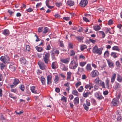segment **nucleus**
Segmentation results:
<instances>
[{
  "mask_svg": "<svg viewBox=\"0 0 122 122\" xmlns=\"http://www.w3.org/2000/svg\"><path fill=\"white\" fill-rule=\"evenodd\" d=\"M103 49L102 47L98 48L97 46L96 45L93 48L92 52L94 54H97L99 55H100L102 53Z\"/></svg>",
  "mask_w": 122,
  "mask_h": 122,
  "instance_id": "1",
  "label": "nucleus"
},
{
  "mask_svg": "<svg viewBox=\"0 0 122 122\" xmlns=\"http://www.w3.org/2000/svg\"><path fill=\"white\" fill-rule=\"evenodd\" d=\"M43 55V59L44 62L46 64H48L50 57L49 52H44Z\"/></svg>",
  "mask_w": 122,
  "mask_h": 122,
  "instance_id": "2",
  "label": "nucleus"
},
{
  "mask_svg": "<svg viewBox=\"0 0 122 122\" xmlns=\"http://www.w3.org/2000/svg\"><path fill=\"white\" fill-rule=\"evenodd\" d=\"M78 63L77 61H76L74 60H71V62L69 65L70 69H74L78 66Z\"/></svg>",
  "mask_w": 122,
  "mask_h": 122,
  "instance_id": "3",
  "label": "nucleus"
},
{
  "mask_svg": "<svg viewBox=\"0 0 122 122\" xmlns=\"http://www.w3.org/2000/svg\"><path fill=\"white\" fill-rule=\"evenodd\" d=\"M43 27H39L38 28V31L39 33L42 32V34L43 35H45L48 32L49 29L46 27H44V29H43Z\"/></svg>",
  "mask_w": 122,
  "mask_h": 122,
  "instance_id": "4",
  "label": "nucleus"
},
{
  "mask_svg": "<svg viewBox=\"0 0 122 122\" xmlns=\"http://www.w3.org/2000/svg\"><path fill=\"white\" fill-rule=\"evenodd\" d=\"M0 60L2 62L5 64L6 63H9L10 62V58L7 55H5L4 56H2L0 58Z\"/></svg>",
  "mask_w": 122,
  "mask_h": 122,
  "instance_id": "5",
  "label": "nucleus"
},
{
  "mask_svg": "<svg viewBox=\"0 0 122 122\" xmlns=\"http://www.w3.org/2000/svg\"><path fill=\"white\" fill-rule=\"evenodd\" d=\"M20 82L19 79L17 78H15L13 79V81L12 85H10V87L12 89L16 86Z\"/></svg>",
  "mask_w": 122,
  "mask_h": 122,
  "instance_id": "6",
  "label": "nucleus"
},
{
  "mask_svg": "<svg viewBox=\"0 0 122 122\" xmlns=\"http://www.w3.org/2000/svg\"><path fill=\"white\" fill-rule=\"evenodd\" d=\"M94 96L97 99L99 100L104 99V97L99 92H95L94 94Z\"/></svg>",
  "mask_w": 122,
  "mask_h": 122,
  "instance_id": "7",
  "label": "nucleus"
},
{
  "mask_svg": "<svg viewBox=\"0 0 122 122\" xmlns=\"http://www.w3.org/2000/svg\"><path fill=\"white\" fill-rule=\"evenodd\" d=\"M98 72L97 70H93L90 73V76L92 77H95L98 76Z\"/></svg>",
  "mask_w": 122,
  "mask_h": 122,
  "instance_id": "8",
  "label": "nucleus"
},
{
  "mask_svg": "<svg viewBox=\"0 0 122 122\" xmlns=\"http://www.w3.org/2000/svg\"><path fill=\"white\" fill-rule=\"evenodd\" d=\"M40 68L42 70H44L46 68V66L44 63L41 62H39L38 63Z\"/></svg>",
  "mask_w": 122,
  "mask_h": 122,
  "instance_id": "9",
  "label": "nucleus"
},
{
  "mask_svg": "<svg viewBox=\"0 0 122 122\" xmlns=\"http://www.w3.org/2000/svg\"><path fill=\"white\" fill-rule=\"evenodd\" d=\"M88 3L87 0H81L80 3V5L81 7H84Z\"/></svg>",
  "mask_w": 122,
  "mask_h": 122,
  "instance_id": "10",
  "label": "nucleus"
},
{
  "mask_svg": "<svg viewBox=\"0 0 122 122\" xmlns=\"http://www.w3.org/2000/svg\"><path fill=\"white\" fill-rule=\"evenodd\" d=\"M52 78V76L50 75H48L47 77V84L50 86L51 85Z\"/></svg>",
  "mask_w": 122,
  "mask_h": 122,
  "instance_id": "11",
  "label": "nucleus"
},
{
  "mask_svg": "<svg viewBox=\"0 0 122 122\" xmlns=\"http://www.w3.org/2000/svg\"><path fill=\"white\" fill-rule=\"evenodd\" d=\"M121 87L120 84L118 82L115 81L113 86V88L115 90H118Z\"/></svg>",
  "mask_w": 122,
  "mask_h": 122,
  "instance_id": "12",
  "label": "nucleus"
},
{
  "mask_svg": "<svg viewBox=\"0 0 122 122\" xmlns=\"http://www.w3.org/2000/svg\"><path fill=\"white\" fill-rule=\"evenodd\" d=\"M70 60L69 58H67L65 59H61L60 60V61L66 64H68Z\"/></svg>",
  "mask_w": 122,
  "mask_h": 122,
  "instance_id": "13",
  "label": "nucleus"
},
{
  "mask_svg": "<svg viewBox=\"0 0 122 122\" xmlns=\"http://www.w3.org/2000/svg\"><path fill=\"white\" fill-rule=\"evenodd\" d=\"M51 66L53 69L57 68L58 67L57 62L56 61L53 62L51 64Z\"/></svg>",
  "mask_w": 122,
  "mask_h": 122,
  "instance_id": "14",
  "label": "nucleus"
},
{
  "mask_svg": "<svg viewBox=\"0 0 122 122\" xmlns=\"http://www.w3.org/2000/svg\"><path fill=\"white\" fill-rule=\"evenodd\" d=\"M119 102L116 99L114 98L112 101L111 103L114 106H115L118 105Z\"/></svg>",
  "mask_w": 122,
  "mask_h": 122,
  "instance_id": "15",
  "label": "nucleus"
},
{
  "mask_svg": "<svg viewBox=\"0 0 122 122\" xmlns=\"http://www.w3.org/2000/svg\"><path fill=\"white\" fill-rule=\"evenodd\" d=\"M86 68V71L89 72H90L92 70V68L90 64H87Z\"/></svg>",
  "mask_w": 122,
  "mask_h": 122,
  "instance_id": "16",
  "label": "nucleus"
},
{
  "mask_svg": "<svg viewBox=\"0 0 122 122\" xmlns=\"http://www.w3.org/2000/svg\"><path fill=\"white\" fill-rule=\"evenodd\" d=\"M20 61L22 64L24 65L26 64L27 62L25 58L24 57L20 58Z\"/></svg>",
  "mask_w": 122,
  "mask_h": 122,
  "instance_id": "17",
  "label": "nucleus"
},
{
  "mask_svg": "<svg viewBox=\"0 0 122 122\" xmlns=\"http://www.w3.org/2000/svg\"><path fill=\"white\" fill-rule=\"evenodd\" d=\"M35 86H33L30 87V90L31 92L35 94H38L37 91L35 90Z\"/></svg>",
  "mask_w": 122,
  "mask_h": 122,
  "instance_id": "18",
  "label": "nucleus"
},
{
  "mask_svg": "<svg viewBox=\"0 0 122 122\" xmlns=\"http://www.w3.org/2000/svg\"><path fill=\"white\" fill-rule=\"evenodd\" d=\"M110 56L114 58H117L118 56V54L117 53L114 52H111L110 54Z\"/></svg>",
  "mask_w": 122,
  "mask_h": 122,
  "instance_id": "19",
  "label": "nucleus"
},
{
  "mask_svg": "<svg viewBox=\"0 0 122 122\" xmlns=\"http://www.w3.org/2000/svg\"><path fill=\"white\" fill-rule=\"evenodd\" d=\"M2 34L5 36H8L10 34V31L8 29H5L3 30Z\"/></svg>",
  "mask_w": 122,
  "mask_h": 122,
  "instance_id": "20",
  "label": "nucleus"
},
{
  "mask_svg": "<svg viewBox=\"0 0 122 122\" xmlns=\"http://www.w3.org/2000/svg\"><path fill=\"white\" fill-rule=\"evenodd\" d=\"M116 77V74L115 73L113 74L111 78V81L112 83L114 82Z\"/></svg>",
  "mask_w": 122,
  "mask_h": 122,
  "instance_id": "21",
  "label": "nucleus"
},
{
  "mask_svg": "<svg viewBox=\"0 0 122 122\" xmlns=\"http://www.w3.org/2000/svg\"><path fill=\"white\" fill-rule=\"evenodd\" d=\"M109 79H108V78H107V79L106 80V88L107 89H110L111 87V86H110L109 85Z\"/></svg>",
  "mask_w": 122,
  "mask_h": 122,
  "instance_id": "22",
  "label": "nucleus"
},
{
  "mask_svg": "<svg viewBox=\"0 0 122 122\" xmlns=\"http://www.w3.org/2000/svg\"><path fill=\"white\" fill-rule=\"evenodd\" d=\"M117 80L119 82H122V77L119 74H118L117 75Z\"/></svg>",
  "mask_w": 122,
  "mask_h": 122,
  "instance_id": "23",
  "label": "nucleus"
},
{
  "mask_svg": "<svg viewBox=\"0 0 122 122\" xmlns=\"http://www.w3.org/2000/svg\"><path fill=\"white\" fill-rule=\"evenodd\" d=\"M59 79V77L58 75H56L55 76V79L54 80V81L55 83L57 84L58 82Z\"/></svg>",
  "mask_w": 122,
  "mask_h": 122,
  "instance_id": "24",
  "label": "nucleus"
},
{
  "mask_svg": "<svg viewBox=\"0 0 122 122\" xmlns=\"http://www.w3.org/2000/svg\"><path fill=\"white\" fill-rule=\"evenodd\" d=\"M40 80L41 81L42 85H45V83H46V79L43 76H41V77Z\"/></svg>",
  "mask_w": 122,
  "mask_h": 122,
  "instance_id": "25",
  "label": "nucleus"
},
{
  "mask_svg": "<svg viewBox=\"0 0 122 122\" xmlns=\"http://www.w3.org/2000/svg\"><path fill=\"white\" fill-rule=\"evenodd\" d=\"M74 103V104L77 105L79 103V98L78 97H76L73 100Z\"/></svg>",
  "mask_w": 122,
  "mask_h": 122,
  "instance_id": "26",
  "label": "nucleus"
},
{
  "mask_svg": "<svg viewBox=\"0 0 122 122\" xmlns=\"http://www.w3.org/2000/svg\"><path fill=\"white\" fill-rule=\"evenodd\" d=\"M54 50H52L51 51V55L52 60H56V58L55 57L56 55L54 53Z\"/></svg>",
  "mask_w": 122,
  "mask_h": 122,
  "instance_id": "27",
  "label": "nucleus"
},
{
  "mask_svg": "<svg viewBox=\"0 0 122 122\" xmlns=\"http://www.w3.org/2000/svg\"><path fill=\"white\" fill-rule=\"evenodd\" d=\"M68 5L70 6H71L74 5V3L73 1L71 0H68L67 2Z\"/></svg>",
  "mask_w": 122,
  "mask_h": 122,
  "instance_id": "28",
  "label": "nucleus"
},
{
  "mask_svg": "<svg viewBox=\"0 0 122 122\" xmlns=\"http://www.w3.org/2000/svg\"><path fill=\"white\" fill-rule=\"evenodd\" d=\"M91 102L92 104L94 106H95L97 105V103L96 100L94 98H91Z\"/></svg>",
  "mask_w": 122,
  "mask_h": 122,
  "instance_id": "29",
  "label": "nucleus"
},
{
  "mask_svg": "<svg viewBox=\"0 0 122 122\" xmlns=\"http://www.w3.org/2000/svg\"><path fill=\"white\" fill-rule=\"evenodd\" d=\"M50 1L49 0H47L46 1V5L47 6L48 8L50 9H52L53 7L52 6L49 5Z\"/></svg>",
  "mask_w": 122,
  "mask_h": 122,
  "instance_id": "30",
  "label": "nucleus"
},
{
  "mask_svg": "<svg viewBox=\"0 0 122 122\" xmlns=\"http://www.w3.org/2000/svg\"><path fill=\"white\" fill-rule=\"evenodd\" d=\"M107 61L108 65L110 67H114V63L108 60H107Z\"/></svg>",
  "mask_w": 122,
  "mask_h": 122,
  "instance_id": "31",
  "label": "nucleus"
},
{
  "mask_svg": "<svg viewBox=\"0 0 122 122\" xmlns=\"http://www.w3.org/2000/svg\"><path fill=\"white\" fill-rule=\"evenodd\" d=\"M117 120L118 122H121L122 120V116L119 114L118 115L117 118Z\"/></svg>",
  "mask_w": 122,
  "mask_h": 122,
  "instance_id": "32",
  "label": "nucleus"
},
{
  "mask_svg": "<svg viewBox=\"0 0 122 122\" xmlns=\"http://www.w3.org/2000/svg\"><path fill=\"white\" fill-rule=\"evenodd\" d=\"M93 28L96 31H98L101 29V27L98 25L94 26Z\"/></svg>",
  "mask_w": 122,
  "mask_h": 122,
  "instance_id": "33",
  "label": "nucleus"
},
{
  "mask_svg": "<svg viewBox=\"0 0 122 122\" xmlns=\"http://www.w3.org/2000/svg\"><path fill=\"white\" fill-rule=\"evenodd\" d=\"M109 55V53L108 51H106L104 53V56L105 58L108 57Z\"/></svg>",
  "mask_w": 122,
  "mask_h": 122,
  "instance_id": "34",
  "label": "nucleus"
},
{
  "mask_svg": "<svg viewBox=\"0 0 122 122\" xmlns=\"http://www.w3.org/2000/svg\"><path fill=\"white\" fill-rule=\"evenodd\" d=\"M89 94L91 95V92H84L83 94V97L85 98L87 97Z\"/></svg>",
  "mask_w": 122,
  "mask_h": 122,
  "instance_id": "35",
  "label": "nucleus"
},
{
  "mask_svg": "<svg viewBox=\"0 0 122 122\" xmlns=\"http://www.w3.org/2000/svg\"><path fill=\"white\" fill-rule=\"evenodd\" d=\"M35 48L37 51L39 52H41L43 50V48L39 47L38 46H36L35 47Z\"/></svg>",
  "mask_w": 122,
  "mask_h": 122,
  "instance_id": "36",
  "label": "nucleus"
},
{
  "mask_svg": "<svg viewBox=\"0 0 122 122\" xmlns=\"http://www.w3.org/2000/svg\"><path fill=\"white\" fill-rule=\"evenodd\" d=\"M112 50L119 51L120 49L117 46H113L112 48Z\"/></svg>",
  "mask_w": 122,
  "mask_h": 122,
  "instance_id": "37",
  "label": "nucleus"
},
{
  "mask_svg": "<svg viewBox=\"0 0 122 122\" xmlns=\"http://www.w3.org/2000/svg\"><path fill=\"white\" fill-rule=\"evenodd\" d=\"M9 68L13 71H14L16 69V67L15 66L11 65H10Z\"/></svg>",
  "mask_w": 122,
  "mask_h": 122,
  "instance_id": "38",
  "label": "nucleus"
},
{
  "mask_svg": "<svg viewBox=\"0 0 122 122\" xmlns=\"http://www.w3.org/2000/svg\"><path fill=\"white\" fill-rule=\"evenodd\" d=\"M86 48V45H82L80 46V49L81 51H83L84 49Z\"/></svg>",
  "mask_w": 122,
  "mask_h": 122,
  "instance_id": "39",
  "label": "nucleus"
},
{
  "mask_svg": "<svg viewBox=\"0 0 122 122\" xmlns=\"http://www.w3.org/2000/svg\"><path fill=\"white\" fill-rule=\"evenodd\" d=\"M71 72H67V79L70 80L71 79Z\"/></svg>",
  "mask_w": 122,
  "mask_h": 122,
  "instance_id": "40",
  "label": "nucleus"
},
{
  "mask_svg": "<svg viewBox=\"0 0 122 122\" xmlns=\"http://www.w3.org/2000/svg\"><path fill=\"white\" fill-rule=\"evenodd\" d=\"M99 83L100 85H101L103 88H105V86L104 83L103 81H102L101 80L100 81Z\"/></svg>",
  "mask_w": 122,
  "mask_h": 122,
  "instance_id": "41",
  "label": "nucleus"
},
{
  "mask_svg": "<svg viewBox=\"0 0 122 122\" xmlns=\"http://www.w3.org/2000/svg\"><path fill=\"white\" fill-rule=\"evenodd\" d=\"M86 61L81 62L79 63V65L80 66L83 67L86 65Z\"/></svg>",
  "mask_w": 122,
  "mask_h": 122,
  "instance_id": "42",
  "label": "nucleus"
},
{
  "mask_svg": "<svg viewBox=\"0 0 122 122\" xmlns=\"http://www.w3.org/2000/svg\"><path fill=\"white\" fill-rule=\"evenodd\" d=\"M72 93L74 96H78V92L76 90H73L72 92Z\"/></svg>",
  "mask_w": 122,
  "mask_h": 122,
  "instance_id": "43",
  "label": "nucleus"
},
{
  "mask_svg": "<svg viewBox=\"0 0 122 122\" xmlns=\"http://www.w3.org/2000/svg\"><path fill=\"white\" fill-rule=\"evenodd\" d=\"M68 46L70 49H73V48L74 46L72 43L69 42L68 44Z\"/></svg>",
  "mask_w": 122,
  "mask_h": 122,
  "instance_id": "44",
  "label": "nucleus"
},
{
  "mask_svg": "<svg viewBox=\"0 0 122 122\" xmlns=\"http://www.w3.org/2000/svg\"><path fill=\"white\" fill-rule=\"evenodd\" d=\"M60 52L59 51V50L56 49L54 51V54L56 55V56H57L59 54Z\"/></svg>",
  "mask_w": 122,
  "mask_h": 122,
  "instance_id": "45",
  "label": "nucleus"
},
{
  "mask_svg": "<svg viewBox=\"0 0 122 122\" xmlns=\"http://www.w3.org/2000/svg\"><path fill=\"white\" fill-rule=\"evenodd\" d=\"M61 100L63 102L66 103L67 102V98L65 96H63L62 97Z\"/></svg>",
  "mask_w": 122,
  "mask_h": 122,
  "instance_id": "46",
  "label": "nucleus"
},
{
  "mask_svg": "<svg viewBox=\"0 0 122 122\" xmlns=\"http://www.w3.org/2000/svg\"><path fill=\"white\" fill-rule=\"evenodd\" d=\"M76 53V52L73 50H72L70 51V56H72L74 55Z\"/></svg>",
  "mask_w": 122,
  "mask_h": 122,
  "instance_id": "47",
  "label": "nucleus"
},
{
  "mask_svg": "<svg viewBox=\"0 0 122 122\" xmlns=\"http://www.w3.org/2000/svg\"><path fill=\"white\" fill-rule=\"evenodd\" d=\"M86 105L87 106H90L91 104L90 100L88 99H86Z\"/></svg>",
  "mask_w": 122,
  "mask_h": 122,
  "instance_id": "48",
  "label": "nucleus"
},
{
  "mask_svg": "<svg viewBox=\"0 0 122 122\" xmlns=\"http://www.w3.org/2000/svg\"><path fill=\"white\" fill-rule=\"evenodd\" d=\"M83 106L84 107V109L86 111H88L89 109V107L86 105V104H84L83 105Z\"/></svg>",
  "mask_w": 122,
  "mask_h": 122,
  "instance_id": "49",
  "label": "nucleus"
},
{
  "mask_svg": "<svg viewBox=\"0 0 122 122\" xmlns=\"http://www.w3.org/2000/svg\"><path fill=\"white\" fill-rule=\"evenodd\" d=\"M99 33L102 34V38H104L106 36L104 32L102 31H100L99 32Z\"/></svg>",
  "mask_w": 122,
  "mask_h": 122,
  "instance_id": "50",
  "label": "nucleus"
},
{
  "mask_svg": "<svg viewBox=\"0 0 122 122\" xmlns=\"http://www.w3.org/2000/svg\"><path fill=\"white\" fill-rule=\"evenodd\" d=\"M9 96L11 98H13L14 99H16V97L14 96L13 94L12 93H10L9 95Z\"/></svg>",
  "mask_w": 122,
  "mask_h": 122,
  "instance_id": "51",
  "label": "nucleus"
},
{
  "mask_svg": "<svg viewBox=\"0 0 122 122\" xmlns=\"http://www.w3.org/2000/svg\"><path fill=\"white\" fill-rule=\"evenodd\" d=\"M62 4V3L61 2H56V6L58 7H59Z\"/></svg>",
  "mask_w": 122,
  "mask_h": 122,
  "instance_id": "52",
  "label": "nucleus"
},
{
  "mask_svg": "<svg viewBox=\"0 0 122 122\" xmlns=\"http://www.w3.org/2000/svg\"><path fill=\"white\" fill-rule=\"evenodd\" d=\"M83 89V87L82 86H80L79 88L78 89V90L79 92H81Z\"/></svg>",
  "mask_w": 122,
  "mask_h": 122,
  "instance_id": "53",
  "label": "nucleus"
},
{
  "mask_svg": "<svg viewBox=\"0 0 122 122\" xmlns=\"http://www.w3.org/2000/svg\"><path fill=\"white\" fill-rule=\"evenodd\" d=\"M113 24V21L112 20L110 19L109 20L107 24L109 25H111Z\"/></svg>",
  "mask_w": 122,
  "mask_h": 122,
  "instance_id": "54",
  "label": "nucleus"
},
{
  "mask_svg": "<svg viewBox=\"0 0 122 122\" xmlns=\"http://www.w3.org/2000/svg\"><path fill=\"white\" fill-rule=\"evenodd\" d=\"M20 88L22 91H24L25 90L24 86V85H21L20 86Z\"/></svg>",
  "mask_w": 122,
  "mask_h": 122,
  "instance_id": "55",
  "label": "nucleus"
},
{
  "mask_svg": "<svg viewBox=\"0 0 122 122\" xmlns=\"http://www.w3.org/2000/svg\"><path fill=\"white\" fill-rule=\"evenodd\" d=\"M81 82L80 81H78L75 84V86L76 88H77L78 86L81 85Z\"/></svg>",
  "mask_w": 122,
  "mask_h": 122,
  "instance_id": "56",
  "label": "nucleus"
},
{
  "mask_svg": "<svg viewBox=\"0 0 122 122\" xmlns=\"http://www.w3.org/2000/svg\"><path fill=\"white\" fill-rule=\"evenodd\" d=\"M101 80H100L99 78H97L95 80V82L96 83L98 84Z\"/></svg>",
  "mask_w": 122,
  "mask_h": 122,
  "instance_id": "57",
  "label": "nucleus"
},
{
  "mask_svg": "<svg viewBox=\"0 0 122 122\" xmlns=\"http://www.w3.org/2000/svg\"><path fill=\"white\" fill-rule=\"evenodd\" d=\"M51 48V47L49 44H48L46 48V49L47 50H50Z\"/></svg>",
  "mask_w": 122,
  "mask_h": 122,
  "instance_id": "58",
  "label": "nucleus"
},
{
  "mask_svg": "<svg viewBox=\"0 0 122 122\" xmlns=\"http://www.w3.org/2000/svg\"><path fill=\"white\" fill-rule=\"evenodd\" d=\"M0 67L2 70L4 69V68L5 67V65L3 63H1L0 64Z\"/></svg>",
  "mask_w": 122,
  "mask_h": 122,
  "instance_id": "59",
  "label": "nucleus"
},
{
  "mask_svg": "<svg viewBox=\"0 0 122 122\" xmlns=\"http://www.w3.org/2000/svg\"><path fill=\"white\" fill-rule=\"evenodd\" d=\"M89 40L90 42L93 44H95L96 43V41L95 40L91 39H89Z\"/></svg>",
  "mask_w": 122,
  "mask_h": 122,
  "instance_id": "60",
  "label": "nucleus"
},
{
  "mask_svg": "<svg viewBox=\"0 0 122 122\" xmlns=\"http://www.w3.org/2000/svg\"><path fill=\"white\" fill-rule=\"evenodd\" d=\"M79 59H81L83 60H85V57L84 56H83L82 55H81L79 56Z\"/></svg>",
  "mask_w": 122,
  "mask_h": 122,
  "instance_id": "61",
  "label": "nucleus"
},
{
  "mask_svg": "<svg viewBox=\"0 0 122 122\" xmlns=\"http://www.w3.org/2000/svg\"><path fill=\"white\" fill-rule=\"evenodd\" d=\"M36 73L38 75H39L42 73V71L40 70H37L36 71Z\"/></svg>",
  "mask_w": 122,
  "mask_h": 122,
  "instance_id": "62",
  "label": "nucleus"
},
{
  "mask_svg": "<svg viewBox=\"0 0 122 122\" xmlns=\"http://www.w3.org/2000/svg\"><path fill=\"white\" fill-rule=\"evenodd\" d=\"M70 19V17H64L63 18V19L65 20L66 21H68Z\"/></svg>",
  "mask_w": 122,
  "mask_h": 122,
  "instance_id": "63",
  "label": "nucleus"
},
{
  "mask_svg": "<svg viewBox=\"0 0 122 122\" xmlns=\"http://www.w3.org/2000/svg\"><path fill=\"white\" fill-rule=\"evenodd\" d=\"M60 45V46L61 47H64V45L63 44V41H60L59 42Z\"/></svg>",
  "mask_w": 122,
  "mask_h": 122,
  "instance_id": "64",
  "label": "nucleus"
}]
</instances>
